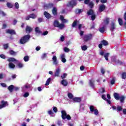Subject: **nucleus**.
<instances>
[{
	"instance_id": "obj_1",
	"label": "nucleus",
	"mask_w": 126,
	"mask_h": 126,
	"mask_svg": "<svg viewBox=\"0 0 126 126\" xmlns=\"http://www.w3.org/2000/svg\"><path fill=\"white\" fill-rule=\"evenodd\" d=\"M30 38H31V35L30 34H26L23 36L19 41L20 44H26V43H28L29 40H30Z\"/></svg>"
},
{
	"instance_id": "obj_2",
	"label": "nucleus",
	"mask_w": 126,
	"mask_h": 126,
	"mask_svg": "<svg viewBox=\"0 0 126 126\" xmlns=\"http://www.w3.org/2000/svg\"><path fill=\"white\" fill-rule=\"evenodd\" d=\"M53 26L54 27H57L59 28L61 30H63V29L64 28L65 25L64 24H61L58 20H55L53 23Z\"/></svg>"
},
{
	"instance_id": "obj_3",
	"label": "nucleus",
	"mask_w": 126,
	"mask_h": 126,
	"mask_svg": "<svg viewBox=\"0 0 126 126\" xmlns=\"http://www.w3.org/2000/svg\"><path fill=\"white\" fill-rule=\"evenodd\" d=\"M61 114L63 120H65V119H67L68 121H70V120H71V117H70V115H69V114H67L66 112H65V111H62Z\"/></svg>"
},
{
	"instance_id": "obj_4",
	"label": "nucleus",
	"mask_w": 126,
	"mask_h": 126,
	"mask_svg": "<svg viewBox=\"0 0 126 126\" xmlns=\"http://www.w3.org/2000/svg\"><path fill=\"white\" fill-rule=\"evenodd\" d=\"M76 4H77V3L76 2V0H71V1L68 2L66 6L68 7H71V8H73L74 6H76Z\"/></svg>"
},
{
	"instance_id": "obj_5",
	"label": "nucleus",
	"mask_w": 126,
	"mask_h": 126,
	"mask_svg": "<svg viewBox=\"0 0 126 126\" xmlns=\"http://www.w3.org/2000/svg\"><path fill=\"white\" fill-rule=\"evenodd\" d=\"M92 37H93V35H92V34L91 33H90L88 34H85L84 35L83 37V40L85 43H86L88 42V41H90V40L92 39Z\"/></svg>"
},
{
	"instance_id": "obj_6",
	"label": "nucleus",
	"mask_w": 126,
	"mask_h": 126,
	"mask_svg": "<svg viewBox=\"0 0 126 126\" xmlns=\"http://www.w3.org/2000/svg\"><path fill=\"white\" fill-rule=\"evenodd\" d=\"M0 109H2V108H5L6 106H8V102L6 101H5L4 100H2L0 101Z\"/></svg>"
},
{
	"instance_id": "obj_7",
	"label": "nucleus",
	"mask_w": 126,
	"mask_h": 126,
	"mask_svg": "<svg viewBox=\"0 0 126 126\" xmlns=\"http://www.w3.org/2000/svg\"><path fill=\"white\" fill-rule=\"evenodd\" d=\"M6 33L7 34H10V35H16V32H15V31L12 29L6 30Z\"/></svg>"
},
{
	"instance_id": "obj_8",
	"label": "nucleus",
	"mask_w": 126,
	"mask_h": 126,
	"mask_svg": "<svg viewBox=\"0 0 126 126\" xmlns=\"http://www.w3.org/2000/svg\"><path fill=\"white\" fill-rule=\"evenodd\" d=\"M33 31V29L29 26H27L26 28V32L27 34H29Z\"/></svg>"
},
{
	"instance_id": "obj_9",
	"label": "nucleus",
	"mask_w": 126,
	"mask_h": 126,
	"mask_svg": "<svg viewBox=\"0 0 126 126\" xmlns=\"http://www.w3.org/2000/svg\"><path fill=\"white\" fill-rule=\"evenodd\" d=\"M60 73H61V69L60 68H58L56 69L54 74L55 77H59L60 76Z\"/></svg>"
},
{
	"instance_id": "obj_10",
	"label": "nucleus",
	"mask_w": 126,
	"mask_h": 126,
	"mask_svg": "<svg viewBox=\"0 0 126 126\" xmlns=\"http://www.w3.org/2000/svg\"><path fill=\"white\" fill-rule=\"evenodd\" d=\"M53 6H54V4L53 3H49L44 5V7H45V9H50V8H52Z\"/></svg>"
},
{
	"instance_id": "obj_11",
	"label": "nucleus",
	"mask_w": 126,
	"mask_h": 126,
	"mask_svg": "<svg viewBox=\"0 0 126 126\" xmlns=\"http://www.w3.org/2000/svg\"><path fill=\"white\" fill-rule=\"evenodd\" d=\"M52 14L54 16H57L58 15V9L56 7H54L53 8L52 10Z\"/></svg>"
},
{
	"instance_id": "obj_12",
	"label": "nucleus",
	"mask_w": 126,
	"mask_h": 126,
	"mask_svg": "<svg viewBox=\"0 0 126 126\" xmlns=\"http://www.w3.org/2000/svg\"><path fill=\"white\" fill-rule=\"evenodd\" d=\"M43 14L47 19H50V18H52V15L47 11H44Z\"/></svg>"
},
{
	"instance_id": "obj_13",
	"label": "nucleus",
	"mask_w": 126,
	"mask_h": 126,
	"mask_svg": "<svg viewBox=\"0 0 126 126\" xmlns=\"http://www.w3.org/2000/svg\"><path fill=\"white\" fill-rule=\"evenodd\" d=\"M61 59L62 63H66V59H65V55L64 54L61 55Z\"/></svg>"
},
{
	"instance_id": "obj_14",
	"label": "nucleus",
	"mask_w": 126,
	"mask_h": 126,
	"mask_svg": "<svg viewBox=\"0 0 126 126\" xmlns=\"http://www.w3.org/2000/svg\"><path fill=\"white\" fill-rule=\"evenodd\" d=\"M73 101L74 103H78L81 102V98L80 97H74L73 98Z\"/></svg>"
},
{
	"instance_id": "obj_15",
	"label": "nucleus",
	"mask_w": 126,
	"mask_h": 126,
	"mask_svg": "<svg viewBox=\"0 0 126 126\" xmlns=\"http://www.w3.org/2000/svg\"><path fill=\"white\" fill-rule=\"evenodd\" d=\"M106 9V6H105L104 4L101 5L99 7V11L100 12H102V11H104Z\"/></svg>"
},
{
	"instance_id": "obj_16",
	"label": "nucleus",
	"mask_w": 126,
	"mask_h": 126,
	"mask_svg": "<svg viewBox=\"0 0 126 126\" xmlns=\"http://www.w3.org/2000/svg\"><path fill=\"white\" fill-rule=\"evenodd\" d=\"M87 13L89 16H90V15H93V14H94L95 12H94V10H93V9H90L89 10L87 11Z\"/></svg>"
},
{
	"instance_id": "obj_17",
	"label": "nucleus",
	"mask_w": 126,
	"mask_h": 126,
	"mask_svg": "<svg viewBox=\"0 0 126 126\" xmlns=\"http://www.w3.org/2000/svg\"><path fill=\"white\" fill-rule=\"evenodd\" d=\"M61 84H62V85H63V86H67V85L68 84V82H67V81H66V79H63L61 81Z\"/></svg>"
},
{
	"instance_id": "obj_18",
	"label": "nucleus",
	"mask_w": 126,
	"mask_h": 126,
	"mask_svg": "<svg viewBox=\"0 0 126 126\" xmlns=\"http://www.w3.org/2000/svg\"><path fill=\"white\" fill-rule=\"evenodd\" d=\"M52 60L53 61L54 64H55V65H58V63H59L57 61V56H54L52 58Z\"/></svg>"
},
{
	"instance_id": "obj_19",
	"label": "nucleus",
	"mask_w": 126,
	"mask_h": 126,
	"mask_svg": "<svg viewBox=\"0 0 126 126\" xmlns=\"http://www.w3.org/2000/svg\"><path fill=\"white\" fill-rule=\"evenodd\" d=\"M113 96L115 99H116V100H120V97L121 96H120V94L118 93H114Z\"/></svg>"
},
{
	"instance_id": "obj_20",
	"label": "nucleus",
	"mask_w": 126,
	"mask_h": 126,
	"mask_svg": "<svg viewBox=\"0 0 126 126\" xmlns=\"http://www.w3.org/2000/svg\"><path fill=\"white\" fill-rule=\"evenodd\" d=\"M101 43L103 46H108V45H109L108 41L104 39L101 40Z\"/></svg>"
},
{
	"instance_id": "obj_21",
	"label": "nucleus",
	"mask_w": 126,
	"mask_h": 126,
	"mask_svg": "<svg viewBox=\"0 0 126 126\" xmlns=\"http://www.w3.org/2000/svg\"><path fill=\"white\" fill-rule=\"evenodd\" d=\"M13 89H14V86H13V85H11L8 87V90L11 93L13 91Z\"/></svg>"
},
{
	"instance_id": "obj_22",
	"label": "nucleus",
	"mask_w": 126,
	"mask_h": 126,
	"mask_svg": "<svg viewBox=\"0 0 126 126\" xmlns=\"http://www.w3.org/2000/svg\"><path fill=\"white\" fill-rule=\"evenodd\" d=\"M94 82H95V81L93 80H90L89 82V85L91 87H92V88H94Z\"/></svg>"
},
{
	"instance_id": "obj_23",
	"label": "nucleus",
	"mask_w": 126,
	"mask_h": 126,
	"mask_svg": "<svg viewBox=\"0 0 126 126\" xmlns=\"http://www.w3.org/2000/svg\"><path fill=\"white\" fill-rule=\"evenodd\" d=\"M82 11H83V10L82 9H76V10H75V12L76 14L81 13Z\"/></svg>"
},
{
	"instance_id": "obj_24",
	"label": "nucleus",
	"mask_w": 126,
	"mask_h": 126,
	"mask_svg": "<svg viewBox=\"0 0 126 126\" xmlns=\"http://www.w3.org/2000/svg\"><path fill=\"white\" fill-rule=\"evenodd\" d=\"M115 29H116V27L115 26V23H112L111 25V27L110 28V31H111V32H114V30H115Z\"/></svg>"
},
{
	"instance_id": "obj_25",
	"label": "nucleus",
	"mask_w": 126,
	"mask_h": 126,
	"mask_svg": "<svg viewBox=\"0 0 126 126\" xmlns=\"http://www.w3.org/2000/svg\"><path fill=\"white\" fill-rule=\"evenodd\" d=\"M9 54H10L11 56H16V52H15L13 50H10L9 51Z\"/></svg>"
},
{
	"instance_id": "obj_26",
	"label": "nucleus",
	"mask_w": 126,
	"mask_h": 126,
	"mask_svg": "<svg viewBox=\"0 0 126 126\" xmlns=\"http://www.w3.org/2000/svg\"><path fill=\"white\" fill-rule=\"evenodd\" d=\"M110 55V53H106L104 55V58L106 61H109V56Z\"/></svg>"
},
{
	"instance_id": "obj_27",
	"label": "nucleus",
	"mask_w": 126,
	"mask_h": 126,
	"mask_svg": "<svg viewBox=\"0 0 126 126\" xmlns=\"http://www.w3.org/2000/svg\"><path fill=\"white\" fill-rule=\"evenodd\" d=\"M77 22H79L77 20H75L74 21L72 24V27H75L77 25Z\"/></svg>"
},
{
	"instance_id": "obj_28",
	"label": "nucleus",
	"mask_w": 126,
	"mask_h": 126,
	"mask_svg": "<svg viewBox=\"0 0 126 126\" xmlns=\"http://www.w3.org/2000/svg\"><path fill=\"white\" fill-rule=\"evenodd\" d=\"M6 5H7V7H8L9 8H12V7H13V4H12L10 2H7Z\"/></svg>"
},
{
	"instance_id": "obj_29",
	"label": "nucleus",
	"mask_w": 126,
	"mask_h": 126,
	"mask_svg": "<svg viewBox=\"0 0 126 126\" xmlns=\"http://www.w3.org/2000/svg\"><path fill=\"white\" fill-rule=\"evenodd\" d=\"M125 99H126V97L124 95H122L120 97V99L121 103H124V101H125Z\"/></svg>"
},
{
	"instance_id": "obj_30",
	"label": "nucleus",
	"mask_w": 126,
	"mask_h": 126,
	"mask_svg": "<svg viewBox=\"0 0 126 126\" xmlns=\"http://www.w3.org/2000/svg\"><path fill=\"white\" fill-rule=\"evenodd\" d=\"M7 61L10 63V62H16V59H15L14 58H9Z\"/></svg>"
},
{
	"instance_id": "obj_31",
	"label": "nucleus",
	"mask_w": 126,
	"mask_h": 126,
	"mask_svg": "<svg viewBox=\"0 0 126 126\" xmlns=\"http://www.w3.org/2000/svg\"><path fill=\"white\" fill-rule=\"evenodd\" d=\"M117 112H121V111H123V107L118 105L117 107Z\"/></svg>"
},
{
	"instance_id": "obj_32",
	"label": "nucleus",
	"mask_w": 126,
	"mask_h": 126,
	"mask_svg": "<svg viewBox=\"0 0 126 126\" xmlns=\"http://www.w3.org/2000/svg\"><path fill=\"white\" fill-rule=\"evenodd\" d=\"M51 80H52V78H49L47 81L45 83V85L46 86H48V85H49V84H50V83L51 82Z\"/></svg>"
},
{
	"instance_id": "obj_33",
	"label": "nucleus",
	"mask_w": 126,
	"mask_h": 126,
	"mask_svg": "<svg viewBox=\"0 0 126 126\" xmlns=\"http://www.w3.org/2000/svg\"><path fill=\"white\" fill-rule=\"evenodd\" d=\"M9 67L10 68H14V67H15V65L12 63H9Z\"/></svg>"
},
{
	"instance_id": "obj_34",
	"label": "nucleus",
	"mask_w": 126,
	"mask_h": 126,
	"mask_svg": "<svg viewBox=\"0 0 126 126\" xmlns=\"http://www.w3.org/2000/svg\"><path fill=\"white\" fill-rule=\"evenodd\" d=\"M67 96L69 99H72V100H73V94H72L68 93Z\"/></svg>"
},
{
	"instance_id": "obj_35",
	"label": "nucleus",
	"mask_w": 126,
	"mask_h": 126,
	"mask_svg": "<svg viewBox=\"0 0 126 126\" xmlns=\"http://www.w3.org/2000/svg\"><path fill=\"white\" fill-rule=\"evenodd\" d=\"M104 22H105L106 25H108V24L110 23V19L109 18H106L105 19V20L104 21Z\"/></svg>"
},
{
	"instance_id": "obj_36",
	"label": "nucleus",
	"mask_w": 126,
	"mask_h": 126,
	"mask_svg": "<svg viewBox=\"0 0 126 126\" xmlns=\"http://www.w3.org/2000/svg\"><path fill=\"white\" fill-rule=\"evenodd\" d=\"M30 16L31 18H32V19H35V18L37 17V16L34 13L31 14Z\"/></svg>"
},
{
	"instance_id": "obj_37",
	"label": "nucleus",
	"mask_w": 126,
	"mask_h": 126,
	"mask_svg": "<svg viewBox=\"0 0 126 126\" xmlns=\"http://www.w3.org/2000/svg\"><path fill=\"white\" fill-rule=\"evenodd\" d=\"M118 22L119 23V25L122 26L124 24V22H123V20L121 18L118 19Z\"/></svg>"
},
{
	"instance_id": "obj_38",
	"label": "nucleus",
	"mask_w": 126,
	"mask_h": 126,
	"mask_svg": "<svg viewBox=\"0 0 126 126\" xmlns=\"http://www.w3.org/2000/svg\"><path fill=\"white\" fill-rule=\"evenodd\" d=\"M35 32L38 34H40L41 33V31H40L39 29V27H36L35 28Z\"/></svg>"
},
{
	"instance_id": "obj_39",
	"label": "nucleus",
	"mask_w": 126,
	"mask_h": 126,
	"mask_svg": "<svg viewBox=\"0 0 126 126\" xmlns=\"http://www.w3.org/2000/svg\"><path fill=\"white\" fill-rule=\"evenodd\" d=\"M99 32H100V33H104V32H105V26L99 29Z\"/></svg>"
},
{
	"instance_id": "obj_40",
	"label": "nucleus",
	"mask_w": 126,
	"mask_h": 126,
	"mask_svg": "<svg viewBox=\"0 0 126 126\" xmlns=\"http://www.w3.org/2000/svg\"><path fill=\"white\" fill-rule=\"evenodd\" d=\"M91 18L93 21H94V20H95L96 18V15L95 14V13L91 15Z\"/></svg>"
},
{
	"instance_id": "obj_41",
	"label": "nucleus",
	"mask_w": 126,
	"mask_h": 126,
	"mask_svg": "<svg viewBox=\"0 0 126 126\" xmlns=\"http://www.w3.org/2000/svg\"><path fill=\"white\" fill-rule=\"evenodd\" d=\"M24 61L25 62H28V61H29V56H25L24 58Z\"/></svg>"
},
{
	"instance_id": "obj_42",
	"label": "nucleus",
	"mask_w": 126,
	"mask_h": 126,
	"mask_svg": "<svg viewBox=\"0 0 126 126\" xmlns=\"http://www.w3.org/2000/svg\"><path fill=\"white\" fill-rule=\"evenodd\" d=\"M116 81V79L115 78H113L111 80L110 83L111 85L115 84Z\"/></svg>"
},
{
	"instance_id": "obj_43",
	"label": "nucleus",
	"mask_w": 126,
	"mask_h": 126,
	"mask_svg": "<svg viewBox=\"0 0 126 126\" xmlns=\"http://www.w3.org/2000/svg\"><path fill=\"white\" fill-rule=\"evenodd\" d=\"M122 79H126V72H123L122 74Z\"/></svg>"
},
{
	"instance_id": "obj_44",
	"label": "nucleus",
	"mask_w": 126,
	"mask_h": 126,
	"mask_svg": "<svg viewBox=\"0 0 126 126\" xmlns=\"http://www.w3.org/2000/svg\"><path fill=\"white\" fill-rule=\"evenodd\" d=\"M90 111L91 112H94L95 111V109H94V106L93 105L90 106Z\"/></svg>"
},
{
	"instance_id": "obj_45",
	"label": "nucleus",
	"mask_w": 126,
	"mask_h": 126,
	"mask_svg": "<svg viewBox=\"0 0 126 126\" xmlns=\"http://www.w3.org/2000/svg\"><path fill=\"white\" fill-rule=\"evenodd\" d=\"M87 48L88 47L86 45H83V46H81L82 51H86V50H87Z\"/></svg>"
},
{
	"instance_id": "obj_46",
	"label": "nucleus",
	"mask_w": 126,
	"mask_h": 126,
	"mask_svg": "<svg viewBox=\"0 0 126 126\" xmlns=\"http://www.w3.org/2000/svg\"><path fill=\"white\" fill-rule=\"evenodd\" d=\"M66 76H67V74L66 73H64L63 74V75L61 76V78H62V79H64V78H65V77H66Z\"/></svg>"
},
{
	"instance_id": "obj_47",
	"label": "nucleus",
	"mask_w": 126,
	"mask_h": 126,
	"mask_svg": "<svg viewBox=\"0 0 126 126\" xmlns=\"http://www.w3.org/2000/svg\"><path fill=\"white\" fill-rule=\"evenodd\" d=\"M15 8L16 9H18V8H19V4L17 2L15 3Z\"/></svg>"
},
{
	"instance_id": "obj_48",
	"label": "nucleus",
	"mask_w": 126,
	"mask_h": 126,
	"mask_svg": "<svg viewBox=\"0 0 126 126\" xmlns=\"http://www.w3.org/2000/svg\"><path fill=\"white\" fill-rule=\"evenodd\" d=\"M94 112V115H95V116H97V115H99V111H98V109H95Z\"/></svg>"
},
{
	"instance_id": "obj_49",
	"label": "nucleus",
	"mask_w": 126,
	"mask_h": 126,
	"mask_svg": "<svg viewBox=\"0 0 126 126\" xmlns=\"http://www.w3.org/2000/svg\"><path fill=\"white\" fill-rule=\"evenodd\" d=\"M90 8H93L94 7V3H93V2H91L89 4Z\"/></svg>"
},
{
	"instance_id": "obj_50",
	"label": "nucleus",
	"mask_w": 126,
	"mask_h": 126,
	"mask_svg": "<svg viewBox=\"0 0 126 126\" xmlns=\"http://www.w3.org/2000/svg\"><path fill=\"white\" fill-rule=\"evenodd\" d=\"M0 14L2 15V16H6V14L3 12V11L0 10Z\"/></svg>"
},
{
	"instance_id": "obj_51",
	"label": "nucleus",
	"mask_w": 126,
	"mask_h": 126,
	"mask_svg": "<svg viewBox=\"0 0 126 126\" xmlns=\"http://www.w3.org/2000/svg\"><path fill=\"white\" fill-rule=\"evenodd\" d=\"M0 58H1V59H3V60H5L6 56H5V55L4 54H1L0 55Z\"/></svg>"
},
{
	"instance_id": "obj_52",
	"label": "nucleus",
	"mask_w": 126,
	"mask_h": 126,
	"mask_svg": "<svg viewBox=\"0 0 126 126\" xmlns=\"http://www.w3.org/2000/svg\"><path fill=\"white\" fill-rule=\"evenodd\" d=\"M18 66L20 68H21L23 67V64H22V63H18Z\"/></svg>"
},
{
	"instance_id": "obj_53",
	"label": "nucleus",
	"mask_w": 126,
	"mask_h": 126,
	"mask_svg": "<svg viewBox=\"0 0 126 126\" xmlns=\"http://www.w3.org/2000/svg\"><path fill=\"white\" fill-rule=\"evenodd\" d=\"M28 96H29V93L28 92H26L24 94L23 96L25 97V98H26L27 97H28Z\"/></svg>"
},
{
	"instance_id": "obj_54",
	"label": "nucleus",
	"mask_w": 126,
	"mask_h": 126,
	"mask_svg": "<svg viewBox=\"0 0 126 126\" xmlns=\"http://www.w3.org/2000/svg\"><path fill=\"white\" fill-rule=\"evenodd\" d=\"M53 111L54 113H57L58 112V108L57 107L54 106L53 107Z\"/></svg>"
},
{
	"instance_id": "obj_55",
	"label": "nucleus",
	"mask_w": 126,
	"mask_h": 126,
	"mask_svg": "<svg viewBox=\"0 0 126 126\" xmlns=\"http://www.w3.org/2000/svg\"><path fill=\"white\" fill-rule=\"evenodd\" d=\"M31 86H30V85L29 84H27V85H25V88H26V89H29V88H31Z\"/></svg>"
},
{
	"instance_id": "obj_56",
	"label": "nucleus",
	"mask_w": 126,
	"mask_h": 126,
	"mask_svg": "<svg viewBox=\"0 0 126 126\" xmlns=\"http://www.w3.org/2000/svg\"><path fill=\"white\" fill-rule=\"evenodd\" d=\"M64 51L65 53H68V52H69V49L67 47H65L64 48Z\"/></svg>"
},
{
	"instance_id": "obj_57",
	"label": "nucleus",
	"mask_w": 126,
	"mask_h": 126,
	"mask_svg": "<svg viewBox=\"0 0 126 126\" xmlns=\"http://www.w3.org/2000/svg\"><path fill=\"white\" fill-rule=\"evenodd\" d=\"M3 47H4V49L5 50H6V49L8 48V43L4 44Z\"/></svg>"
},
{
	"instance_id": "obj_58",
	"label": "nucleus",
	"mask_w": 126,
	"mask_h": 126,
	"mask_svg": "<svg viewBox=\"0 0 126 126\" xmlns=\"http://www.w3.org/2000/svg\"><path fill=\"white\" fill-rule=\"evenodd\" d=\"M90 2V0H85L84 3H85V4H88V3H89Z\"/></svg>"
},
{
	"instance_id": "obj_59",
	"label": "nucleus",
	"mask_w": 126,
	"mask_h": 126,
	"mask_svg": "<svg viewBox=\"0 0 126 126\" xmlns=\"http://www.w3.org/2000/svg\"><path fill=\"white\" fill-rule=\"evenodd\" d=\"M101 98L104 100L105 101H106L107 100V98H106V95L105 94H103L102 96H101Z\"/></svg>"
},
{
	"instance_id": "obj_60",
	"label": "nucleus",
	"mask_w": 126,
	"mask_h": 126,
	"mask_svg": "<svg viewBox=\"0 0 126 126\" xmlns=\"http://www.w3.org/2000/svg\"><path fill=\"white\" fill-rule=\"evenodd\" d=\"M49 33V32L48 31H45L43 33H42V35L43 36H46V35H48V34Z\"/></svg>"
},
{
	"instance_id": "obj_61",
	"label": "nucleus",
	"mask_w": 126,
	"mask_h": 126,
	"mask_svg": "<svg viewBox=\"0 0 126 126\" xmlns=\"http://www.w3.org/2000/svg\"><path fill=\"white\" fill-rule=\"evenodd\" d=\"M7 26L6 25V24H3L2 25V29H5V28H6Z\"/></svg>"
},
{
	"instance_id": "obj_62",
	"label": "nucleus",
	"mask_w": 126,
	"mask_h": 126,
	"mask_svg": "<svg viewBox=\"0 0 126 126\" xmlns=\"http://www.w3.org/2000/svg\"><path fill=\"white\" fill-rule=\"evenodd\" d=\"M108 1V0H100L101 3H106Z\"/></svg>"
},
{
	"instance_id": "obj_63",
	"label": "nucleus",
	"mask_w": 126,
	"mask_h": 126,
	"mask_svg": "<svg viewBox=\"0 0 126 126\" xmlns=\"http://www.w3.org/2000/svg\"><path fill=\"white\" fill-rule=\"evenodd\" d=\"M14 91H18V90H19V88L17 87H14Z\"/></svg>"
},
{
	"instance_id": "obj_64",
	"label": "nucleus",
	"mask_w": 126,
	"mask_h": 126,
	"mask_svg": "<svg viewBox=\"0 0 126 126\" xmlns=\"http://www.w3.org/2000/svg\"><path fill=\"white\" fill-rule=\"evenodd\" d=\"M101 72L102 74H105V69L103 68L101 69Z\"/></svg>"
}]
</instances>
